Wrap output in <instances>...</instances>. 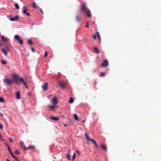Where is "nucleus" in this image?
Masks as SVG:
<instances>
[{
  "label": "nucleus",
  "mask_w": 161,
  "mask_h": 161,
  "mask_svg": "<svg viewBox=\"0 0 161 161\" xmlns=\"http://www.w3.org/2000/svg\"><path fill=\"white\" fill-rule=\"evenodd\" d=\"M80 9L82 12L86 14L90 18L91 17L92 14L91 11L87 8L86 4L85 3L81 4Z\"/></svg>",
  "instance_id": "nucleus-1"
},
{
  "label": "nucleus",
  "mask_w": 161,
  "mask_h": 161,
  "mask_svg": "<svg viewBox=\"0 0 161 161\" xmlns=\"http://www.w3.org/2000/svg\"><path fill=\"white\" fill-rule=\"evenodd\" d=\"M4 81L5 82V84L8 86H11L12 82L11 80L8 78L5 79L4 80Z\"/></svg>",
  "instance_id": "nucleus-2"
},
{
  "label": "nucleus",
  "mask_w": 161,
  "mask_h": 161,
  "mask_svg": "<svg viewBox=\"0 0 161 161\" xmlns=\"http://www.w3.org/2000/svg\"><path fill=\"white\" fill-rule=\"evenodd\" d=\"M14 38L15 40L18 41V42L21 44L22 45L23 44V42L22 40L20 39V36L18 35H15L14 36Z\"/></svg>",
  "instance_id": "nucleus-3"
},
{
  "label": "nucleus",
  "mask_w": 161,
  "mask_h": 161,
  "mask_svg": "<svg viewBox=\"0 0 161 161\" xmlns=\"http://www.w3.org/2000/svg\"><path fill=\"white\" fill-rule=\"evenodd\" d=\"M13 80L16 83H17L19 81V79L16 75L14 74L13 75Z\"/></svg>",
  "instance_id": "nucleus-4"
},
{
  "label": "nucleus",
  "mask_w": 161,
  "mask_h": 161,
  "mask_svg": "<svg viewBox=\"0 0 161 161\" xmlns=\"http://www.w3.org/2000/svg\"><path fill=\"white\" fill-rule=\"evenodd\" d=\"M108 66V62L106 59L103 61L101 64L102 67H107Z\"/></svg>",
  "instance_id": "nucleus-5"
},
{
  "label": "nucleus",
  "mask_w": 161,
  "mask_h": 161,
  "mask_svg": "<svg viewBox=\"0 0 161 161\" xmlns=\"http://www.w3.org/2000/svg\"><path fill=\"white\" fill-rule=\"evenodd\" d=\"M48 84L47 82L45 83L42 85V87L44 91H47V88Z\"/></svg>",
  "instance_id": "nucleus-6"
},
{
  "label": "nucleus",
  "mask_w": 161,
  "mask_h": 161,
  "mask_svg": "<svg viewBox=\"0 0 161 161\" xmlns=\"http://www.w3.org/2000/svg\"><path fill=\"white\" fill-rule=\"evenodd\" d=\"M66 84V83L65 82H60L59 83V86H60L62 88L64 89V86H65Z\"/></svg>",
  "instance_id": "nucleus-7"
},
{
  "label": "nucleus",
  "mask_w": 161,
  "mask_h": 161,
  "mask_svg": "<svg viewBox=\"0 0 161 161\" xmlns=\"http://www.w3.org/2000/svg\"><path fill=\"white\" fill-rule=\"evenodd\" d=\"M19 17L18 15H16L13 18H10L9 20L11 21H14L17 20L19 19Z\"/></svg>",
  "instance_id": "nucleus-8"
},
{
  "label": "nucleus",
  "mask_w": 161,
  "mask_h": 161,
  "mask_svg": "<svg viewBox=\"0 0 161 161\" xmlns=\"http://www.w3.org/2000/svg\"><path fill=\"white\" fill-rule=\"evenodd\" d=\"M53 103L54 105H56L58 103L57 98L56 97L53 98Z\"/></svg>",
  "instance_id": "nucleus-9"
},
{
  "label": "nucleus",
  "mask_w": 161,
  "mask_h": 161,
  "mask_svg": "<svg viewBox=\"0 0 161 161\" xmlns=\"http://www.w3.org/2000/svg\"><path fill=\"white\" fill-rule=\"evenodd\" d=\"M34 148V147L33 146H29V147H24V149L25 150H29L31 149H33Z\"/></svg>",
  "instance_id": "nucleus-10"
},
{
  "label": "nucleus",
  "mask_w": 161,
  "mask_h": 161,
  "mask_svg": "<svg viewBox=\"0 0 161 161\" xmlns=\"http://www.w3.org/2000/svg\"><path fill=\"white\" fill-rule=\"evenodd\" d=\"M16 98L19 99L20 98V94L19 92H17L16 94Z\"/></svg>",
  "instance_id": "nucleus-11"
},
{
  "label": "nucleus",
  "mask_w": 161,
  "mask_h": 161,
  "mask_svg": "<svg viewBox=\"0 0 161 161\" xmlns=\"http://www.w3.org/2000/svg\"><path fill=\"white\" fill-rule=\"evenodd\" d=\"M100 146L101 148L102 149L106 151H107V147L106 146L103 145V144H101L100 145Z\"/></svg>",
  "instance_id": "nucleus-12"
},
{
  "label": "nucleus",
  "mask_w": 161,
  "mask_h": 161,
  "mask_svg": "<svg viewBox=\"0 0 161 161\" xmlns=\"http://www.w3.org/2000/svg\"><path fill=\"white\" fill-rule=\"evenodd\" d=\"M74 118L75 120L76 121H79L80 120L79 119L77 116V115L76 114H74Z\"/></svg>",
  "instance_id": "nucleus-13"
},
{
  "label": "nucleus",
  "mask_w": 161,
  "mask_h": 161,
  "mask_svg": "<svg viewBox=\"0 0 161 161\" xmlns=\"http://www.w3.org/2000/svg\"><path fill=\"white\" fill-rule=\"evenodd\" d=\"M93 50L95 53H99V51L97 47H94L93 48Z\"/></svg>",
  "instance_id": "nucleus-14"
},
{
  "label": "nucleus",
  "mask_w": 161,
  "mask_h": 161,
  "mask_svg": "<svg viewBox=\"0 0 161 161\" xmlns=\"http://www.w3.org/2000/svg\"><path fill=\"white\" fill-rule=\"evenodd\" d=\"M50 119L52 120H53L55 121H57L59 120V118H55V117H49Z\"/></svg>",
  "instance_id": "nucleus-15"
},
{
  "label": "nucleus",
  "mask_w": 161,
  "mask_h": 161,
  "mask_svg": "<svg viewBox=\"0 0 161 161\" xmlns=\"http://www.w3.org/2000/svg\"><path fill=\"white\" fill-rule=\"evenodd\" d=\"M8 147V151H9L10 153V155L12 156L13 157L14 156V155L12 152L10 150V147L7 145Z\"/></svg>",
  "instance_id": "nucleus-16"
},
{
  "label": "nucleus",
  "mask_w": 161,
  "mask_h": 161,
  "mask_svg": "<svg viewBox=\"0 0 161 161\" xmlns=\"http://www.w3.org/2000/svg\"><path fill=\"white\" fill-rule=\"evenodd\" d=\"M55 105H49L48 108L49 109H51L53 110V109H54V108L55 107Z\"/></svg>",
  "instance_id": "nucleus-17"
},
{
  "label": "nucleus",
  "mask_w": 161,
  "mask_h": 161,
  "mask_svg": "<svg viewBox=\"0 0 161 161\" xmlns=\"http://www.w3.org/2000/svg\"><path fill=\"white\" fill-rule=\"evenodd\" d=\"M21 81L23 82V84L25 85V86L26 85V83L24 81L23 79L22 78H20V79H19V82H21Z\"/></svg>",
  "instance_id": "nucleus-18"
},
{
  "label": "nucleus",
  "mask_w": 161,
  "mask_h": 161,
  "mask_svg": "<svg viewBox=\"0 0 161 161\" xmlns=\"http://www.w3.org/2000/svg\"><path fill=\"white\" fill-rule=\"evenodd\" d=\"M76 19L77 21H79L81 20V17L77 15L76 17Z\"/></svg>",
  "instance_id": "nucleus-19"
},
{
  "label": "nucleus",
  "mask_w": 161,
  "mask_h": 161,
  "mask_svg": "<svg viewBox=\"0 0 161 161\" xmlns=\"http://www.w3.org/2000/svg\"><path fill=\"white\" fill-rule=\"evenodd\" d=\"M27 10H28V9L26 7H24V10L23 11V13H24L25 14L26 13V12L27 11Z\"/></svg>",
  "instance_id": "nucleus-20"
},
{
  "label": "nucleus",
  "mask_w": 161,
  "mask_h": 161,
  "mask_svg": "<svg viewBox=\"0 0 161 161\" xmlns=\"http://www.w3.org/2000/svg\"><path fill=\"white\" fill-rule=\"evenodd\" d=\"M31 6L32 7H33L34 8H36L37 7L36 6V4L35 3L33 2L32 3V4L31 5Z\"/></svg>",
  "instance_id": "nucleus-21"
},
{
  "label": "nucleus",
  "mask_w": 161,
  "mask_h": 161,
  "mask_svg": "<svg viewBox=\"0 0 161 161\" xmlns=\"http://www.w3.org/2000/svg\"><path fill=\"white\" fill-rule=\"evenodd\" d=\"M85 136H86V138L87 139V140L88 141H89L90 139L89 138V137L87 133H86L85 134Z\"/></svg>",
  "instance_id": "nucleus-22"
},
{
  "label": "nucleus",
  "mask_w": 161,
  "mask_h": 161,
  "mask_svg": "<svg viewBox=\"0 0 161 161\" xmlns=\"http://www.w3.org/2000/svg\"><path fill=\"white\" fill-rule=\"evenodd\" d=\"M73 101H74V99H73V98L72 97H71L70 98V99L69 101V102L70 103H73Z\"/></svg>",
  "instance_id": "nucleus-23"
},
{
  "label": "nucleus",
  "mask_w": 161,
  "mask_h": 161,
  "mask_svg": "<svg viewBox=\"0 0 161 161\" xmlns=\"http://www.w3.org/2000/svg\"><path fill=\"white\" fill-rule=\"evenodd\" d=\"M1 50L6 56L7 55V53L4 49H2Z\"/></svg>",
  "instance_id": "nucleus-24"
},
{
  "label": "nucleus",
  "mask_w": 161,
  "mask_h": 161,
  "mask_svg": "<svg viewBox=\"0 0 161 161\" xmlns=\"http://www.w3.org/2000/svg\"><path fill=\"white\" fill-rule=\"evenodd\" d=\"M28 42L29 44L30 45H31V44H32V42L31 39H30L28 40Z\"/></svg>",
  "instance_id": "nucleus-25"
},
{
  "label": "nucleus",
  "mask_w": 161,
  "mask_h": 161,
  "mask_svg": "<svg viewBox=\"0 0 161 161\" xmlns=\"http://www.w3.org/2000/svg\"><path fill=\"white\" fill-rule=\"evenodd\" d=\"M97 35L98 36V39L99 40V41L100 42L101 39H100V36L99 34V32H97Z\"/></svg>",
  "instance_id": "nucleus-26"
},
{
  "label": "nucleus",
  "mask_w": 161,
  "mask_h": 161,
  "mask_svg": "<svg viewBox=\"0 0 161 161\" xmlns=\"http://www.w3.org/2000/svg\"><path fill=\"white\" fill-rule=\"evenodd\" d=\"M68 160H70V154H67V156H66Z\"/></svg>",
  "instance_id": "nucleus-27"
},
{
  "label": "nucleus",
  "mask_w": 161,
  "mask_h": 161,
  "mask_svg": "<svg viewBox=\"0 0 161 161\" xmlns=\"http://www.w3.org/2000/svg\"><path fill=\"white\" fill-rule=\"evenodd\" d=\"M1 39L3 42H6V39L5 38H4L3 36H2Z\"/></svg>",
  "instance_id": "nucleus-28"
},
{
  "label": "nucleus",
  "mask_w": 161,
  "mask_h": 161,
  "mask_svg": "<svg viewBox=\"0 0 161 161\" xmlns=\"http://www.w3.org/2000/svg\"><path fill=\"white\" fill-rule=\"evenodd\" d=\"M1 63L2 64H7V62L6 60H2L1 61Z\"/></svg>",
  "instance_id": "nucleus-29"
},
{
  "label": "nucleus",
  "mask_w": 161,
  "mask_h": 161,
  "mask_svg": "<svg viewBox=\"0 0 161 161\" xmlns=\"http://www.w3.org/2000/svg\"><path fill=\"white\" fill-rule=\"evenodd\" d=\"M15 7L17 9H19V8L18 4L17 3H15Z\"/></svg>",
  "instance_id": "nucleus-30"
},
{
  "label": "nucleus",
  "mask_w": 161,
  "mask_h": 161,
  "mask_svg": "<svg viewBox=\"0 0 161 161\" xmlns=\"http://www.w3.org/2000/svg\"><path fill=\"white\" fill-rule=\"evenodd\" d=\"M93 143L95 144V145L96 146V147H97V148L98 149V146L97 142H96L95 141H94L93 142Z\"/></svg>",
  "instance_id": "nucleus-31"
},
{
  "label": "nucleus",
  "mask_w": 161,
  "mask_h": 161,
  "mask_svg": "<svg viewBox=\"0 0 161 161\" xmlns=\"http://www.w3.org/2000/svg\"><path fill=\"white\" fill-rule=\"evenodd\" d=\"M93 143L95 144V145L96 146V147H97V148L98 149V146L97 142H96L95 141H94L93 142Z\"/></svg>",
  "instance_id": "nucleus-32"
},
{
  "label": "nucleus",
  "mask_w": 161,
  "mask_h": 161,
  "mask_svg": "<svg viewBox=\"0 0 161 161\" xmlns=\"http://www.w3.org/2000/svg\"><path fill=\"white\" fill-rule=\"evenodd\" d=\"M20 144L21 145V146L23 148H24V147H25L24 146V143L22 142H20Z\"/></svg>",
  "instance_id": "nucleus-33"
},
{
  "label": "nucleus",
  "mask_w": 161,
  "mask_h": 161,
  "mask_svg": "<svg viewBox=\"0 0 161 161\" xmlns=\"http://www.w3.org/2000/svg\"><path fill=\"white\" fill-rule=\"evenodd\" d=\"M4 101V100L3 98L2 97H0V102H3Z\"/></svg>",
  "instance_id": "nucleus-34"
},
{
  "label": "nucleus",
  "mask_w": 161,
  "mask_h": 161,
  "mask_svg": "<svg viewBox=\"0 0 161 161\" xmlns=\"http://www.w3.org/2000/svg\"><path fill=\"white\" fill-rule=\"evenodd\" d=\"M100 73L101 74V75H100L101 77H103L105 75V73H103L102 72H100Z\"/></svg>",
  "instance_id": "nucleus-35"
},
{
  "label": "nucleus",
  "mask_w": 161,
  "mask_h": 161,
  "mask_svg": "<svg viewBox=\"0 0 161 161\" xmlns=\"http://www.w3.org/2000/svg\"><path fill=\"white\" fill-rule=\"evenodd\" d=\"M13 158L16 161H20L16 157H15L14 156L13 157Z\"/></svg>",
  "instance_id": "nucleus-36"
},
{
  "label": "nucleus",
  "mask_w": 161,
  "mask_h": 161,
  "mask_svg": "<svg viewBox=\"0 0 161 161\" xmlns=\"http://www.w3.org/2000/svg\"><path fill=\"white\" fill-rule=\"evenodd\" d=\"M15 153L16 154H20V153L17 150H16L15 151Z\"/></svg>",
  "instance_id": "nucleus-37"
},
{
  "label": "nucleus",
  "mask_w": 161,
  "mask_h": 161,
  "mask_svg": "<svg viewBox=\"0 0 161 161\" xmlns=\"http://www.w3.org/2000/svg\"><path fill=\"white\" fill-rule=\"evenodd\" d=\"M47 51H46L45 52V55H44V57H47Z\"/></svg>",
  "instance_id": "nucleus-38"
},
{
  "label": "nucleus",
  "mask_w": 161,
  "mask_h": 161,
  "mask_svg": "<svg viewBox=\"0 0 161 161\" xmlns=\"http://www.w3.org/2000/svg\"><path fill=\"white\" fill-rule=\"evenodd\" d=\"M89 141L92 142L93 143L94 141H95L93 139H90Z\"/></svg>",
  "instance_id": "nucleus-39"
},
{
  "label": "nucleus",
  "mask_w": 161,
  "mask_h": 161,
  "mask_svg": "<svg viewBox=\"0 0 161 161\" xmlns=\"http://www.w3.org/2000/svg\"><path fill=\"white\" fill-rule=\"evenodd\" d=\"M75 153H74L73 154V156L72 157V159L73 160H74L75 159Z\"/></svg>",
  "instance_id": "nucleus-40"
},
{
  "label": "nucleus",
  "mask_w": 161,
  "mask_h": 161,
  "mask_svg": "<svg viewBox=\"0 0 161 161\" xmlns=\"http://www.w3.org/2000/svg\"><path fill=\"white\" fill-rule=\"evenodd\" d=\"M93 38L94 40H95L96 38V36L95 35H94L93 36Z\"/></svg>",
  "instance_id": "nucleus-41"
},
{
  "label": "nucleus",
  "mask_w": 161,
  "mask_h": 161,
  "mask_svg": "<svg viewBox=\"0 0 161 161\" xmlns=\"http://www.w3.org/2000/svg\"><path fill=\"white\" fill-rule=\"evenodd\" d=\"M3 128V126L1 124H0V129H2Z\"/></svg>",
  "instance_id": "nucleus-42"
},
{
  "label": "nucleus",
  "mask_w": 161,
  "mask_h": 161,
  "mask_svg": "<svg viewBox=\"0 0 161 161\" xmlns=\"http://www.w3.org/2000/svg\"><path fill=\"white\" fill-rule=\"evenodd\" d=\"M76 153H77V154L78 155H80V152H79V151H76Z\"/></svg>",
  "instance_id": "nucleus-43"
},
{
  "label": "nucleus",
  "mask_w": 161,
  "mask_h": 161,
  "mask_svg": "<svg viewBox=\"0 0 161 161\" xmlns=\"http://www.w3.org/2000/svg\"><path fill=\"white\" fill-rule=\"evenodd\" d=\"M87 24L86 25V27H87V28H89V25H88V22H87Z\"/></svg>",
  "instance_id": "nucleus-44"
},
{
  "label": "nucleus",
  "mask_w": 161,
  "mask_h": 161,
  "mask_svg": "<svg viewBox=\"0 0 161 161\" xmlns=\"http://www.w3.org/2000/svg\"><path fill=\"white\" fill-rule=\"evenodd\" d=\"M31 50L33 52H35L34 49L32 47H31Z\"/></svg>",
  "instance_id": "nucleus-45"
},
{
  "label": "nucleus",
  "mask_w": 161,
  "mask_h": 161,
  "mask_svg": "<svg viewBox=\"0 0 161 161\" xmlns=\"http://www.w3.org/2000/svg\"><path fill=\"white\" fill-rule=\"evenodd\" d=\"M9 142H13V140L11 139V138H9Z\"/></svg>",
  "instance_id": "nucleus-46"
},
{
  "label": "nucleus",
  "mask_w": 161,
  "mask_h": 161,
  "mask_svg": "<svg viewBox=\"0 0 161 161\" xmlns=\"http://www.w3.org/2000/svg\"><path fill=\"white\" fill-rule=\"evenodd\" d=\"M40 11L41 12V13H42V14H43V12L42 10V9L41 8V9H40Z\"/></svg>",
  "instance_id": "nucleus-47"
},
{
  "label": "nucleus",
  "mask_w": 161,
  "mask_h": 161,
  "mask_svg": "<svg viewBox=\"0 0 161 161\" xmlns=\"http://www.w3.org/2000/svg\"><path fill=\"white\" fill-rule=\"evenodd\" d=\"M0 115L2 116V117H3V114L2 113H0Z\"/></svg>",
  "instance_id": "nucleus-48"
},
{
  "label": "nucleus",
  "mask_w": 161,
  "mask_h": 161,
  "mask_svg": "<svg viewBox=\"0 0 161 161\" xmlns=\"http://www.w3.org/2000/svg\"><path fill=\"white\" fill-rule=\"evenodd\" d=\"M25 86V87L26 88H27V89H28V86H27V85H26Z\"/></svg>",
  "instance_id": "nucleus-49"
},
{
  "label": "nucleus",
  "mask_w": 161,
  "mask_h": 161,
  "mask_svg": "<svg viewBox=\"0 0 161 161\" xmlns=\"http://www.w3.org/2000/svg\"><path fill=\"white\" fill-rule=\"evenodd\" d=\"M25 14H26V15L27 16H29L30 15V14L29 13H26Z\"/></svg>",
  "instance_id": "nucleus-50"
},
{
  "label": "nucleus",
  "mask_w": 161,
  "mask_h": 161,
  "mask_svg": "<svg viewBox=\"0 0 161 161\" xmlns=\"http://www.w3.org/2000/svg\"><path fill=\"white\" fill-rule=\"evenodd\" d=\"M6 161H10L8 159H7L6 160Z\"/></svg>",
  "instance_id": "nucleus-51"
},
{
  "label": "nucleus",
  "mask_w": 161,
  "mask_h": 161,
  "mask_svg": "<svg viewBox=\"0 0 161 161\" xmlns=\"http://www.w3.org/2000/svg\"><path fill=\"white\" fill-rule=\"evenodd\" d=\"M85 120H83L82 121V122L83 123L84 122H85Z\"/></svg>",
  "instance_id": "nucleus-52"
},
{
  "label": "nucleus",
  "mask_w": 161,
  "mask_h": 161,
  "mask_svg": "<svg viewBox=\"0 0 161 161\" xmlns=\"http://www.w3.org/2000/svg\"><path fill=\"white\" fill-rule=\"evenodd\" d=\"M64 126H67V125H66V124H65V125H64Z\"/></svg>",
  "instance_id": "nucleus-53"
},
{
  "label": "nucleus",
  "mask_w": 161,
  "mask_h": 161,
  "mask_svg": "<svg viewBox=\"0 0 161 161\" xmlns=\"http://www.w3.org/2000/svg\"><path fill=\"white\" fill-rule=\"evenodd\" d=\"M95 23V21H94L93 22V23Z\"/></svg>",
  "instance_id": "nucleus-54"
},
{
  "label": "nucleus",
  "mask_w": 161,
  "mask_h": 161,
  "mask_svg": "<svg viewBox=\"0 0 161 161\" xmlns=\"http://www.w3.org/2000/svg\"><path fill=\"white\" fill-rule=\"evenodd\" d=\"M1 44L0 43V46H1Z\"/></svg>",
  "instance_id": "nucleus-55"
}]
</instances>
